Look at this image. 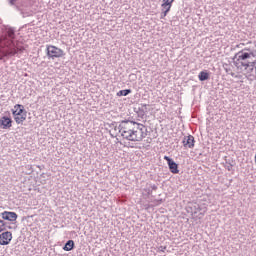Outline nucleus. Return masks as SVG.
I'll list each match as a JSON object with an SVG mask.
<instances>
[{
    "label": "nucleus",
    "mask_w": 256,
    "mask_h": 256,
    "mask_svg": "<svg viewBox=\"0 0 256 256\" xmlns=\"http://www.w3.org/2000/svg\"><path fill=\"white\" fill-rule=\"evenodd\" d=\"M119 132L126 141L137 143L147 137L145 125L133 121H122L119 125Z\"/></svg>",
    "instance_id": "f257e3e1"
},
{
    "label": "nucleus",
    "mask_w": 256,
    "mask_h": 256,
    "mask_svg": "<svg viewBox=\"0 0 256 256\" xmlns=\"http://www.w3.org/2000/svg\"><path fill=\"white\" fill-rule=\"evenodd\" d=\"M253 57V52H239L236 55V60H234V65L237 69H249V67H253V64L249 61Z\"/></svg>",
    "instance_id": "f03ea898"
},
{
    "label": "nucleus",
    "mask_w": 256,
    "mask_h": 256,
    "mask_svg": "<svg viewBox=\"0 0 256 256\" xmlns=\"http://www.w3.org/2000/svg\"><path fill=\"white\" fill-rule=\"evenodd\" d=\"M12 115L16 125H23V123L27 121V110H25V106L21 104L14 105Z\"/></svg>",
    "instance_id": "7ed1b4c3"
},
{
    "label": "nucleus",
    "mask_w": 256,
    "mask_h": 256,
    "mask_svg": "<svg viewBox=\"0 0 256 256\" xmlns=\"http://www.w3.org/2000/svg\"><path fill=\"white\" fill-rule=\"evenodd\" d=\"M2 45L4 46L0 48V61L3 60V57H9L17 54V48H15L13 41H4L2 42Z\"/></svg>",
    "instance_id": "20e7f679"
},
{
    "label": "nucleus",
    "mask_w": 256,
    "mask_h": 256,
    "mask_svg": "<svg viewBox=\"0 0 256 256\" xmlns=\"http://www.w3.org/2000/svg\"><path fill=\"white\" fill-rule=\"evenodd\" d=\"M46 55L48 59H61V57H65V51L57 46L47 45Z\"/></svg>",
    "instance_id": "39448f33"
},
{
    "label": "nucleus",
    "mask_w": 256,
    "mask_h": 256,
    "mask_svg": "<svg viewBox=\"0 0 256 256\" xmlns=\"http://www.w3.org/2000/svg\"><path fill=\"white\" fill-rule=\"evenodd\" d=\"M13 127V119L10 116H2L0 118V129H11Z\"/></svg>",
    "instance_id": "423d86ee"
},
{
    "label": "nucleus",
    "mask_w": 256,
    "mask_h": 256,
    "mask_svg": "<svg viewBox=\"0 0 256 256\" xmlns=\"http://www.w3.org/2000/svg\"><path fill=\"white\" fill-rule=\"evenodd\" d=\"M164 160L167 161L171 173L177 175V173H179V165H177V163H175V161H173L169 156H164Z\"/></svg>",
    "instance_id": "0eeeda50"
},
{
    "label": "nucleus",
    "mask_w": 256,
    "mask_h": 256,
    "mask_svg": "<svg viewBox=\"0 0 256 256\" xmlns=\"http://www.w3.org/2000/svg\"><path fill=\"white\" fill-rule=\"evenodd\" d=\"M13 239V234L9 231H6L0 234V245H9Z\"/></svg>",
    "instance_id": "6e6552de"
},
{
    "label": "nucleus",
    "mask_w": 256,
    "mask_h": 256,
    "mask_svg": "<svg viewBox=\"0 0 256 256\" xmlns=\"http://www.w3.org/2000/svg\"><path fill=\"white\" fill-rule=\"evenodd\" d=\"M184 147H187L188 149H193L195 147V137L189 135L184 138L183 140Z\"/></svg>",
    "instance_id": "1a4fd4ad"
},
{
    "label": "nucleus",
    "mask_w": 256,
    "mask_h": 256,
    "mask_svg": "<svg viewBox=\"0 0 256 256\" xmlns=\"http://www.w3.org/2000/svg\"><path fill=\"white\" fill-rule=\"evenodd\" d=\"M2 219H4L5 221H17V213L15 212H3L1 214Z\"/></svg>",
    "instance_id": "9d476101"
},
{
    "label": "nucleus",
    "mask_w": 256,
    "mask_h": 256,
    "mask_svg": "<svg viewBox=\"0 0 256 256\" xmlns=\"http://www.w3.org/2000/svg\"><path fill=\"white\" fill-rule=\"evenodd\" d=\"M75 249V242L73 240H68L63 247L64 251H73Z\"/></svg>",
    "instance_id": "9b49d317"
},
{
    "label": "nucleus",
    "mask_w": 256,
    "mask_h": 256,
    "mask_svg": "<svg viewBox=\"0 0 256 256\" xmlns=\"http://www.w3.org/2000/svg\"><path fill=\"white\" fill-rule=\"evenodd\" d=\"M161 16L160 19H165L167 17V14L169 13V11H171V7L169 6H163L161 4Z\"/></svg>",
    "instance_id": "f8f14e48"
},
{
    "label": "nucleus",
    "mask_w": 256,
    "mask_h": 256,
    "mask_svg": "<svg viewBox=\"0 0 256 256\" xmlns=\"http://www.w3.org/2000/svg\"><path fill=\"white\" fill-rule=\"evenodd\" d=\"M199 81H207L209 79V73L207 71H201L198 75Z\"/></svg>",
    "instance_id": "ddd939ff"
},
{
    "label": "nucleus",
    "mask_w": 256,
    "mask_h": 256,
    "mask_svg": "<svg viewBox=\"0 0 256 256\" xmlns=\"http://www.w3.org/2000/svg\"><path fill=\"white\" fill-rule=\"evenodd\" d=\"M129 93H131V90L130 89H126V90H120L117 95L119 97H127V95H129Z\"/></svg>",
    "instance_id": "4468645a"
},
{
    "label": "nucleus",
    "mask_w": 256,
    "mask_h": 256,
    "mask_svg": "<svg viewBox=\"0 0 256 256\" xmlns=\"http://www.w3.org/2000/svg\"><path fill=\"white\" fill-rule=\"evenodd\" d=\"M175 0H163L162 1V4L161 5H163L164 7H173V2H174Z\"/></svg>",
    "instance_id": "2eb2a0df"
},
{
    "label": "nucleus",
    "mask_w": 256,
    "mask_h": 256,
    "mask_svg": "<svg viewBox=\"0 0 256 256\" xmlns=\"http://www.w3.org/2000/svg\"><path fill=\"white\" fill-rule=\"evenodd\" d=\"M4 229H5V222L0 220V233H1V231H4Z\"/></svg>",
    "instance_id": "dca6fc26"
},
{
    "label": "nucleus",
    "mask_w": 256,
    "mask_h": 256,
    "mask_svg": "<svg viewBox=\"0 0 256 256\" xmlns=\"http://www.w3.org/2000/svg\"><path fill=\"white\" fill-rule=\"evenodd\" d=\"M159 249H160V251L164 252L165 249H167V246H160Z\"/></svg>",
    "instance_id": "f3484780"
},
{
    "label": "nucleus",
    "mask_w": 256,
    "mask_h": 256,
    "mask_svg": "<svg viewBox=\"0 0 256 256\" xmlns=\"http://www.w3.org/2000/svg\"><path fill=\"white\" fill-rule=\"evenodd\" d=\"M16 2L17 0H10V5H15Z\"/></svg>",
    "instance_id": "a211bd4d"
},
{
    "label": "nucleus",
    "mask_w": 256,
    "mask_h": 256,
    "mask_svg": "<svg viewBox=\"0 0 256 256\" xmlns=\"http://www.w3.org/2000/svg\"><path fill=\"white\" fill-rule=\"evenodd\" d=\"M249 71H250V73H253V67H251V68L249 69Z\"/></svg>",
    "instance_id": "6ab92c4d"
},
{
    "label": "nucleus",
    "mask_w": 256,
    "mask_h": 256,
    "mask_svg": "<svg viewBox=\"0 0 256 256\" xmlns=\"http://www.w3.org/2000/svg\"><path fill=\"white\" fill-rule=\"evenodd\" d=\"M246 77H250V75H249V73H248V72H246Z\"/></svg>",
    "instance_id": "aec40b11"
}]
</instances>
